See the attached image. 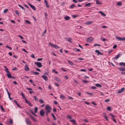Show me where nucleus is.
<instances>
[{
  "label": "nucleus",
  "instance_id": "nucleus-7",
  "mask_svg": "<svg viewBox=\"0 0 125 125\" xmlns=\"http://www.w3.org/2000/svg\"><path fill=\"white\" fill-rule=\"evenodd\" d=\"M93 39V38L92 37H89L88 38L87 40V41L89 42H91Z\"/></svg>",
  "mask_w": 125,
  "mask_h": 125
},
{
  "label": "nucleus",
  "instance_id": "nucleus-30",
  "mask_svg": "<svg viewBox=\"0 0 125 125\" xmlns=\"http://www.w3.org/2000/svg\"><path fill=\"white\" fill-rule=\"evenodd\" d=\"M25 22H26V23H28L29 24H30L31 23V22L28 20H25Z\"/></svg>",
  "mask_w": 125,
  "mask_h": 125
},
{
  "label": "nucleus",
  "instance_id": "nucleus-43",
  "mask_svg": "<svg viewBox=\"0 0 125 125\" xmlns=\"http://www.w3.org/2000/svg\"><path fill=\"white\" fill-rule=\"evenodd\" d=\"M6 47L7 48H8L10 50H11L12 49V48L11 47L9 46H8L7 45H6Z\"/></svg>",
  "mask_w": 125,
  "mask_h": 125
},
{
  "label": "nucleus",
  "instance_id": "nucleus-17",
  "mask_svg": "<svg viewBox=\"0 0 125 125\" xmlns=\"http://www.w3.org/2000/svg\"><path fill=\"white\" fill-rule=\"evenodd\" d=\"M121 55V54H119L117 55L116 57H115L114 58L115 59H118V58L119 57H120V56Z\"/></svg>",
  "mask_w": 125,
  "mask_h": 125
},
{
  "label": "nucleus",
  "instance_id": "nucleus-62",
  "mask_svg": "<svg viewBox=\"0 0 125 125\" xmlns=\"http://www.w3.org/2000/svg\"><path fill=\"white\" fill-rule=\"evenodd\" d=\"M53 103L56 105L57 104H58L57 102L56 101H54L53 102Z\"/></svg>",
  "mask_w": 125,
  "mask_h": 125
},
{
  "label": "nucleus",
  "instance_id": "nucleus-4",
  "mask_svg": "<svg viewBox=\"0 0 125 125\" xmlns=\"http://www.w3.org/2000/svg\"><path fill=\"white\" fill-rule=\"evenodd\" d=\"M45 114V112L43 109H42L40 111V115L42 116H43Z\"/></svg>",
  "mask_w": 125,
  "mask_h": 125
},
{
  "label": "nucleus",
  "instance_id": "nucleus-39",
  "mask_svg": "<svg viewBox=\"0 0 125 125\" xmlns=\"http://www.w3.org/2000/svg\"><path fill=\"white\" fill-rule=\"evenodd\" d=\"M39 102L41 104H43L44 103V102L43 100L42 99H40L39 100Z\"/></svg>",
  "mask_w": 125,
  "mask_h": 125
},
{
  "label": "nucleus",
  "instance_id": "nucleus-6",
  "mask_svg": "<svg viewBox=\"0 0 125 125\" xmlns=\"http://www.w3.org/2000/svg\"><path fill=\"white\" fill-rule=\"evenodd\" d=\"M42 77L46 81H47L48 80V78L46 76L43 75H42Z\"/></svg>",
  "mask_w": 125,
  "mask_h": 125
},
{
  "label": "nucleus",
  "instance_id": "nucleus-20",
  "mask_svg": "<svg viewBox=\"0 0 125 125\" xmlns=\"http://www.w3.org/2000/svg\"><path fill=\"white\" fill-rule=\"evenodd\" d=\"M99 12L101 14V15L104 16H105L106 15L103 12L101 11H99Z\"/></svg>",
  "mask_w": 125,
  "mask_h": 125
},
{
  "label": "nucleus",
  "instance_id": "nucleus-51",
  "mask_svg": "<svg viewBox=\"0 0 125 125\" xmlns=\"http://www.w3.org/2000/svg\"><path fill=\"white\" fill-rule=\"evenodd\" d=\"M81 71H83V72H86L87 71V70H86L85 69H81Z\"/></svg>",
  "mask_w": 125,
  "mask_h": 125
},
{
  "label": "nucleus",
  "instance_id": "nucleus-25",
  "mask_svg": "<svg viewBox=\"0 0 125 125\" xmlns=\"http://www.w3.org/2000/svg\"><path fill=\"white\" fill-rule=\"evenodd\" d=\"M93 22V21H89L88 22H86V24L87 25H89L91 24Z\"/></svg>",
  "mask_w": 125,
  "mask_h": 125
},
{
  "label": "nucleus",
  "instance_id": "nucleus-22",
  "mask_svg": "<svg viewBox=\"0 0 125 125\" xmlns=\"http://www.w3.org/2000/svg\"><path fill=\"white\" fill-rule=\"evenodd\" d=\"M60 97L62 99H65V97L62 94L60 96Z\"/></svg>",
  "mask_w": 125,
  "mask_h": 125
},
{
  "label": "nucleus",
  "instance_id": "nucleus-28",
  "mask_svg": "<svg viewBox=\"0 0 125 125\" xmlns=\"http://www.w3.org/2000/svg\"><path fill=\"white\" fill-rule=\"evenodd\" d=\"M38 108L37 107H35L34 108V112L36 113L37 112L38 110Z\"/></svg>",
  "mask_w": 125,
  "mask_h": 125
},
{
  "label": "nucleus",
  "instance_id": "nucleus-26",
  "mask_svg": "<svg viewBox=\"0 0 125 125\" xmlns=\"http://www.w3.org/2000/svg\"><path fill=\"white\" fill-rule=\"evenodd\" d=\"M117 5L118 6H121L122 5V3L120 2H119L117 3Z\"/></svg>",
  "mask_w": 125,
  "mask_h": 125
},
{
  "label": "nucleus",
  "instance_id": "nucleus-13",
  "mask_svg": "<svg viewBox=\"0 0 125 125\" xmlns=\"http://www.w3.org/2000/svg\"><path fill=\"white\" fill-rule=\"evenodd\" d=\"M7 75L8 77L9 78H11V75L10 73V72H9L7 73Z\"/></svg>",
  "mask_w": 125,
  "mask_h": 125
},
{
  "label": "nucleus",
  "instance_id": "nucleus-5",
  "mask_svg": "<svg viewBox=\"0 0 125 125\" xmlns=\"http://www.w3.org/2000/svg\"><path fill=\"white\" fill-rule=\"evenodd\" d=\"M26 123L28 125H31V121L29 120V118H27V119H26Z\"/></svg>",
  "mask_w": 125,
  "mask_h": 125
},
{
  "label": "nucleus",
  "instance_id": "nucleus-18",
  "mask_svg": "<svg viewBox=\"0 0 125 125\" xmlns=\"http://www.w3.org/2000/svg\"><path fill=\"white\" fill-rule=\"evenodd\" d=\"M119 64L121 66L123 65L125 67V63L124 62H121L119 63Z\"/></svg>",
  "mask_w": 125,
  "mask_h": 125
},
{
  "label": "nucleus",
  "instance_id": "nucleus-10",
  "mask_svg": "<svg viewBox=\"0 0 125 125\" xmlns=\"http://www.w3.org/2000/svg\"><path fill=\"white\" fill-rule=\"evenodd\" d=\"M125 88H121L120 90L117 93H121L124 90Z\"/></svg>",
  "mask_w": 125,
  "mask_h": 125
},
{
  "label": "nucleus",
  "instance_id": "nucleus-8",
  "mask_svg": "<svg viewBox=\"0 0 125 125\" xmlns=\"http://www.w3.org/2000/svg\"><path fill=\"white\" fill-rule=\"evenodd\" d=\"M95 52L97 53V54L98 55H102L103 54L100 52L98 50H96Z\"/></svg>",
  "mask_w": 125,
  "mask_h": 125
},
{
  "label": "nucleus",
  "instance_id": "nucleus-14",
  "mask_svg": "<svg viewBox=\"0 0 125 125\" xmlns=\"http://www.w3.org/2000/svg\"><path fill=\"white\" fill-rule=\"evenodd\" d=\"M115 37L116 39L119 41H122V38L119 37L118 36H116Z\"/></svg>",
  "mask_w": 125,
  "mask_h": 125
},
{
  "label": "nucleus",
  "instance_id": "nucleus-19",
  "mask_svg": "<svg viewBox=\"0 0 125 125\" xmlns=\"http://www.w3.org/2000/svg\"><path fill=\"white\" fill-rule=\"evenodd\" d=\"M70 18L69 17L67 16H65L64 17V19L66 20H69Z\"/></svg>",
  "mask_w": 125,
  "mask_h": 125
},
{
  "label": "nucleus",
  "instance_id": "nucleus-34",
  "mask_svg": "<svg viewBox=\"0 0 125 125\" xmlns=\"http://www.w3.org/2000/svg\"><path fill=\"white\" fill-rule=\"evenodd\" d=\"M21 93L22 97L24 99L25 98V97L23 93L22 92H21Z\"/></svg>",
  "mask_w": 125,
  "mask_h": 125
},
{
  "label": "nucleus",
  "instance_id": "nucleus-50",
  "mask_svg": "<svg viewBox=\"0 0 125 125\" xmlns=\"http://www.w3.org/2000/svg\"><path fill=\"white\" fill-rule=\"evenodd\" d=\"M72 16L73 18H75L76 17H78V15H73Z\"/></svg>",
  "mask_w": 125,
  "mask_h": 125
},
{
  "label": "nucleus",
  "instance_id": "nucleus-9",
  "mask_svg": "<svg viewBox=\"0 0 125 125\" xmlns=\"http://www.w3.org/2000/svg\"><path fill=\"white\" fill-rule=\"evenodd\" d=\"M26 113L30 117H31V110L30 109L29 112H26Z\"/></svg>",
  "mask_w": 125,
  "mask_h": 125
},
{
  "label": "nucleus",
  "instance_id": "nucleus-63",
  "mask_svg": "<svg viewBox=\"0 0 125 125\" xmlns=\"http://www.w3.org/2000/svg\"><path fill=\"white\" fill-rule=\"evenodd\" d=\"M45 5H46V7L47 8H49V6L48 4V3H47L45 4Z\"/></svg>",
  "mask_w": 125,
  "mask_h": 125
},
{
  "label": "nucleus",
  "instance_id": "nucleus-12",
  "mask_svg": "<svg viewBox=\"0 0 125 125\" xmlns=\"http://www.w3.org/2000/svg\"><path fill=\"white\" fill-rule=\"evenodd\" d=\"M118 69L121 71H125V68L124 67H121L120 68H118Z\"/></svg>",
  "mask_w": 125,
  "mask_h": 125
},
{
  "label": "nucleus",
  "instance_id": "nucleus-35",
  "mask_svg": "<svg viewBox=\"0 0 125 125\" xmlns=\"http://www.w3.org/2000/svg\"><path fill=\"white\" fill-rule=\"evenodd\" d=\"M107 109L109 111H110L111 110V108L110 106H108L107 107Z\"/></svg>",
  "mask_w": 125,
  "mask_h": 125
},
{
  "label": "nucleus",
  "instance_id": "nucleus-53",
  "mask_svg": "<svg viewBox=\"0 0 125 125\" xmlns=\"http://www.w3.org/2000/svg\"><path fill=\"white\" fill-rule=\"evenodd\" d=\"M109 115H111V116L112 117H115V116L114 115H113V114H109Z\"/></svg>",
  "mask_w": 125,
  "mask_h": 125
},
{
  "label": "nucleus",
  "instance_id": "nucleus-21",
  "mask_svg": "<svg viewBox=\"0 0 125 125\" xmlns=\"http://www.w3.org/2000/svg\"><path fill=\"white\" fill-rule=\"evenodd\" d=\"M51 115L53 117L54 120H55L56 119V117L53 114V113H52Z\"/></svg>",
  "mask_w": 125,
  "mask_h": 125
},
{
  "label": "nucleus",
  "instance_id": "nucleus-41",
  "mask_svg": "<svg viewBox=\"0 0 125 125\" xmlns=\"http://www.w3.org/2000/svg\"><path fill=\"white\" fill-rule=\"evenodd\" d=\"M74 51H80V50L79 49H78L77 48H75L73 49Z\"/></svg>",
  "mask_w": 125,
  "mask_h": 125
},
{
  "label": "nucleus",
  "instance_id": "nucleus-2",
  "mask_svg": "<svg viewBox=\"0 0 125 125\" xmlns=\"http://www.w3.org/2000/svg\"><path fill=\"white\" fill-rule=\"evenodd\" d=\"M35 64L39 68H40L42 66L41 63L40 62H35Z\"/></svg>",
  "mask_w": 125,
  "mask_h": 125
},
{
  "label": "nucleus",
  "instance_id": "nucleus-45",
  "mask_svg": "<svg viewBox=\"0 0 125 125\" xmlns=\"http://www.w3.org/2000/svg\"><path fill=\"white\" fill-rule=\"evenodd\" d=\"M53 112H56L57 111L56 109L54 107H53Z\"/></svg>",
  "mask_w": 125,
  "mask_h": 125
},
{
  "label": "nucleus",
  "instance_id": "nucleus-1",
  "mask_svg": "<svg viewBox=\"0 0 125 125\" xmlns=\"http://www.w3.org/2000/svg\"><path fill=\"white\" fill-rule=\"evenodd\" d=\"M45 109L46 111L50 113L51 112V110H52V108L50 106L48 105H46L45 106Z\"/></svg>",
  "mask_w": 125,
  "mask_h": 125
},
{
  "label": "nucleus",
  "instance_id": "nucleus-29",
  "mask_svg": "<svg viewBox=\"0 0 125 125\" xmlns=\"http://www.w3.org/2000/svg\"><path fill=\"white\" fill-rule=\"evenodd\" d=\"M68 62H69V64L71 65H73V62L71 61H70V60L68 61Z\"/></svg>",
  "mask_w": 125,
  "mask_h": 125
},
{
  "label": "nucleus",
  "instance_id": "nucleus-58",
  "mask_svg": "<svg viewBox=\"0 0 125 125\" xmlns=\"http://www.w3.org/2000/svg\"><path fill=\"white\" fill-rule=\"evenodd\" d=\"M32 114H33L34 116H38V115L36 114H35L32 111Z\"/></svg>",
  "mask_w": 125,
  "mask_h": 125
},
{
  "label": "nucleus",
  "instance_id": "nucleus-31",
  "mask_svg": "<svg viewBox=\"0 0 125 125\" xmlns=\"http://www.w3.org/2000/svg\"><path fill=\"white\" fill-rule=\"evenodd\" d=\"M72 40V39L71 38H69L67 39L68 41L71 43H72V42L71 41Z\"/></svg>",
  "mask_w": 125,
  "mask_h": 125
},
{
  "label": "nucleus",
  "instance_id": "nucleus-55",
  "mask_svg": "<svg viewBox=\"0 0 125 125\" xmlns=\"http://www.w3.org/2000/svg\"><path fill=\"white\" fill-rule=\"evenodd\" d=\"M112 119H113V121L115 122V123H116V121L114 118V117H112Z\"/></svg>",
  "mask_w": 125,
  "mask_h": 125
},
{
  "label": "nucleus",
  "instance_id": "nucleus-52",
  "mask_svg": "<svg viewBox=\"0 0 125 125\" xmlns=\"http://www.w3.org/2000/svg\"><path fill=\"white\" fill-rule=\"evenodd\" d=\"M117 47V45L116 44H115L114 46L113 47V48L114 49H115V48H116Z\"/></svg>",
  "mask_w": 125,
  "mask_h": 125
},
{
  "label": "nucleus",
  "instance_id": "nucleus-59",
  "mask_svg": "<svg viewBox=\"0 0 125 125\" xmlns=\"http://www.w3.org/2000/svg\"><path fill=\"white\" fill-rule=\"evenodd\" d=\"M74 82L75 83L77 84H79V83L77 81H76V80H74Z\"/></svg>",
  "mask_w": 125,
  "mask_h": 125
},
{
  "label": "nucleus",
  "instance_id": "nucleus-60",
  "mask_svg": "<svg viewBox=\"0 0 125 125\" xmlns=\"http://www.w3.org/2000/svg\"><path fill=\"white\" fill-rule=\"evenodd\" d=\"M86 93L89 94H90L91 95H93V94L92 93H89L88 92H86Z\"/></svg>",
  "mask_w": 125,
  "mask_h": 125
},
{
  "label": "nucleus",
  "instance_id": "nucleus-40",
  "mask_svg": "<svg viewBox=\"0 0 125 125\" xmlns=\"http://www.w3.org/2000/svg\"><path fill=\"white\" fill-rule=\"evenodd\" d=\"M32 8L34 10H36V8L35 7L32 5Z\"/></svg>",
  "mask_w": 125,
  "mask_h": 125
},
{
  "label": "nucleus",
  "instance_id": "nucleus-36",
  "mask_svg": "<svg viewBox=\"0 0 125 125\" xmlns=\"http://www.w3.org/2000/svg\"><path fill=\"white\" fill-rule=\"evenodd\" d=\"M14 12L16 14L18 15H19V12L17 10H16L14 11Z\"/></svg>",
  "mask_w": 125,
  "mask_h": 125
},
{
  "label": "nucleus",
  "instance_id": "nucleus-16",
  "mask_svg": "<svg viewBox=\"0 0 125 125\" xmlns=\"http://www.w3.org/2000/svg\"><path fill=\"white\" fill-rule=\"evenodd\" d=\"M54 79L56 81L58 82H60L61 81L60 79L56 77H54Z\"/></svg>",
  "mask_w": 125,
  "mask_h": 125
},
{
  "label": "nucleus",
  "instance_id": "nucleus-37",
  "mask_svg": "<svg viewBox=\"0 0 125 125\" xmlns=\"http://www.w3.org/2000/svg\"><path fill=\"white\" fill-rule=\"evenodd\" d=\"M47 32V30H45L42 33V36H43Z\"/></svg>",
  "mask_w": 125,
  "mask_h": 125
},
{
  "label": "nucleus",
  "instance_id": "nucleus-23",
  "mask_svg": "<svg viewBox=\"0 0 125 125\" xmlns=\"http://www.w3.org/2000/svg\"><path fill=\"white\" fill-rule=\"evenodd\" d=\"M96 4L100 5L102 3L100 1H99L98 0H97L96 1Z\"/></svg>",
  "mask_w": 125,
  "mask_h": 125
},
{
  "label": "nucleus",
  "instance_id": "nucleus-3",
  "mask_svg": "<svg viewBox=\"0 0 125 125\" xmlns=\"http://www.w3.org/2000/svg\"><path fill=\"white\" fill-rule=\"evenodd\" d=\"M49 44L50 45L52 46V47H53L55 49H59L60 47L57 45L53 44L51 42H49Z\"/></svg>",
  "mask_w": 125,
  "mask_h": 125
},
{
  "label": "nucleus",
  "instance_id": "nucleus-64",
  "mask_svg": "<svg viewBox=\"0 0 125 125\" xmlns=\"http://www.w3.org/2000/svg\"><path fill=\"white\" fill-rule=\"evenodd\" d=\"M36 69L37 70V71H39V72H41V71H40V70L38 68H36Z\"/></svg>",
  "mask_w": 125,
  "mask_h": 125
},
{
  "label": "nucleus",
  "instance_id": "nucleus-57",
  "mask_svg": "<svg viewBox=\"0 0 125 125\" xmlns=\"http://www.w3.org/2000/svg\"><path fill=\"white\" fill-rule=\"evenodd\" d=\"M32 119L33 120L35 121H36V120L35 119L34 117L33 116H32Z\"/></svg>",
  "mask_w": 125,
  "mask_h": 125
},
{
  "label": "nucleus",
  "instance_id": "nucleus-47",
  "mask_svg": "<svg viewBox=\"0 0 125 125\" xmlns=\"http://www.w3.org/2000/svg\"><path fill=\"white\" fill-rule=\"evenodd\" d=\"M104 101L106 103H108L110 101V100L109 99L105 100Z\"/></svg>",
  "mask_w": 125,
  "mask_h": 125
},
{
  "label": "nucleus",
  "instance_id": "nucleus-33",
  "mask_svg": "<svg viewBox=\"0 0 125 125\" xmlns=\"http://www.w3.org/2000/svg\"><path fill=\"white\" fill-rule=\"evenodd\" d=\"M82 81L83 82L86 84V83H89V82L87 81V80H82Z\"/></svg>",
  "mask_w": 125,
  "mask_h": 125
},
{
  "label": "nucleus",
  "instance_id": "nucleus-48",
  "mask_svg": "<svg viewBox=\"0 0 125 125\" xmlns=\"http://www.w3.org/2000/svg\"><path fill=\"white\" fill-rule=\"evenodd\" d=\"M8 9H6L4 10L3 12L4 13H6L7 12V11H8Z\"/></svg>",
  "mask_w": 125,
  "mask_h": 125
},
{
  "label": "nucleus",
  "instance_id": "nucleus-15",
  "mask_svg": "<svg viewBox=\"0 0 125 125\" xmlns=\"http://www.w3.org/2000/svg\"><path fill=\"white\" fill-rule=\"evenodd\" d=\"M25 100V102L27 103H28L29 104V105L30 106H31V103H29L28 101L25 98H24Z\"/></svg>",
  "mask_w": 125,
  "mask_h": 125
},
{
  "label": "nucleus",
  "instance_id": "nucleus-44",
  "mask_svg": "<svg viewBox=\"0 0 125 125\" xmlns=\"http://www.w3.org/2000/svg\"><path fill=\"white\" fill-rule=\"evenodd\" d=\"M5 71L7 73H8L10 72L8 71V69L7 68H6V69H5Z\"/></svg>",
  "mask_w": 125,
  "mask_h": 125
},
{
  "label": "nucleus",
  "instance_id": "nucleus-32",
  "mask_svg": "<svg viewBox=\"0 0 125 125\" xmlns=\"http://www.w3.org/2000/svg\"><path fill=\"white\" fill-rule=\"evenodd\" d=\"M91 4V3H87V4H86L84 6L85 7H86V6H90V5Z\"/></svg>",
  "mask_w": 125,
  "mask_h": 125
},
{
  "label": "nucleus",
  "instance_id": "nucleus-27",
  "mask_svg": "<svg viewBox=\"0 0 125 125\" xmlns=\"http://www.w3.org/2000/svg\"><path fill=\"white\" fill-rule=\"evenodd\" d=\"M75 6V5L74 4H72L69 7L71 8H73Z\"/></svg>",
  "mask_w": 125,
  "mask_h": 125
},
{
  "label": "nucleus",
  "instance_id": "nucleus-61",
  "mask_svg": "<svg viewBox=\"0 0 125 125\" xmlns=\"http://www.w3.org/2000/svg\"><path fill=\"white\" fill-rule=\"evenodd\" d=\"M104 118L106 120H108V117L106 116V115L105 116Z\"/></svg>",
  "mask_w": 125,
  "mask_h": 125
},
{
  "label": "nucleus",
  "instance_id": "nucleus-46",
  "mask_svg": "<svg viewBox=\"0 0 125 125\" xmlns=\"http://www.w3.org/2000/svg\"><path fill=\"white\" fill-rule=\"evenodd\" d=\"M0 108L1 109V110H2L3 111H5V110H4V108H3L2 106V105H0Z\"/></svg>",
  "mask_w": 125,
  "mask_h": 125
},
{
  "label": "nucleus",
  "instance_id": "nucleus-42",
  "mask_svg": "<svg viewBox=\"0 0 125 125\" xmlns=\"http://www.w3.org/2000/svg\"><path fill=\"white\" fill-rule=\"evenodd\" d=\"M52 71L53 72H54L56 74H57L58 73V72L56 71L54 69L52 70Z\"/></svg>",
  "mask_w": 125,
  "mask_h": 125
},
{
  "label": "nucleus",
  "instance_id": "nucleus-54",
  "mask_svg": "<svg viewBox=\"0 0 125 125\" xmlns=\"http://www.w3.org/2000/svg\"><path fill=\"white\" fill-rule=\"evenodd\" d=\"M9 123L10 124H12L13 123L12 121V119H10L9 121Z\"/></svg>",
  "mask_w": 125,
  "mask_h": 125
},
{
  "label": "nucleus",
  "instance_id": "nucleus-56",
  "mask_svg": "<svg viewBox=\"0 0 125 125\" xmlns=\"http://www.w3.org/2000/svg\"><path fill=\"white\" fill-rule=\"evenodd\" d=\"M92 103L94 105H97V104H96L95 102H94L93 101H92Z\"/></svg>",
  "mask_w": 125,
  "mask_h": 125
},
{
  "label": "nucleus",
  "instance_id": "nucleus-49",
  "mask_svg": "<svg viewBox=\"0 0 125 125\" xmlns=\"http://www.w3.org/2000/svg\"><path fill=\"white\" fill-rule=\"evenodd\" d=\"M34 98L35 101H37L38 100L37 98L35 96H34Z\"/></svg>",
  "mask_w": 125,
  "mask_h": 125
},
{
  "label": "nucleus",
  "instance_id": "nucleus-38",
  "mask_svg": "<svg viewBox=\"0 0 125 125\" xmlns=\"http://www.w3.org/2000/svg\"><path fill=\"white\" fill-rule=\"evenodd\" d=\"M32 73H34L36 75H38L39 74V73L37 72H32Z\"/></svg>",
  "mask_w": 125,
  "mask_h": 125
},
{
  "label": "nucleus",
  "instance_id": "nucleus-24",
  "mask_svg": "<svg viewBox=\"0 0 125 125\" xmlns=\"http://www.w3.org/2000/svg\"><path fill=\"white\" fill-rule=\"evenodd\" d=\"M95 86L98 87H102V85L99 84H95Z\"/></svg>",
  "mask_w": 125,
  "mask_h": 125
},
{
  "label": "nucleus",
  "instance_id": "nucleus-11",
  "mask_svg": "<svg viewBox=\"0 0 125 125\" xmlns=\"http://www.w3.org/2000/svg\"><path fill=\"white\" fill-rule=\"evenodd\" d=\"M25 70L26 71H27L29 70V68L28 67V65L27 64L25 66Z\"/></svg>",
  "mask_w": 125,
  "mask_h": 125
}]
</instances>
